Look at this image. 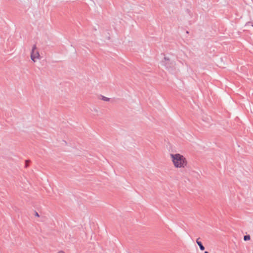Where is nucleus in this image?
Wrapping results in <instances>:
<instances>
[{
	"label": "nucleus",
	"instance_id": "nucleus-1",
	"mask_svg": "<svg viewBox=\"0 0 253 253\" xmlns=\"http://www.w3.org/2000/svg\"><path fill=\"white\" fill-rule=\"evenodd\" d=\"M170 157L175 168L181 169L187 167V161L182 155L179 153L170 154Z\"/></svg>",
	"mask_w": 253,
	"mask_h": 253
},
{
	"label": "nucleus",
	"instance_id": "nucleus-2",
	"mask_svg": "<svg viewBox=\"0 0 253 253\" xmlns=\"http://www.w3.org/2000/svg\"><path fill=\"white\" fill-rule=\"evenodd\" d=\"M162 62L163 65L169 71H173L175 69V62L171 61L169 57H165Z\"/></svg>",
	"mask_w": 253,
	"mask_h": 253
},
{
	"label": "nucleus",
	"instance_id": "nucleus-3",
	"mask_svg": "<svg viewBox=\"0 0 253 253\" xmlns=\"http://www.w3.org/2000/svg\"><path fill=\"white\" fill-rule=\"evenodd\" d=\"M40 56L39 52L37 49L36 45L34 44L32 47V51L31 52V60L35 62L36 61V59H39Z\"/></svg>",
	"mask_w": 253,
	"mask_h": 253
},
{
	"label": "nucleus",
	"instance_id": "nucleus-4",
	"mask_svg": "<svg viewBox=\"0 0 253 253\" xmlns=\"http://www.w3.org/2000/svg\"><path fill=\"white\" fill-rule=\"evenodd\" d=\"M199 238H198L197 240H196V243L197 244H198V245L199 246V248H200V249L201 250V251H204L205 250V247L203 245L202 242L201 241H199Z\"/></svg>",
	"mask_w": 253,
	"mask_h": 253
},
{
	"label": "nucleus",
	"instance_id": "nucleus-5",
	"mask_svg": "<svg viewBox=\"0 0 253 253\" xmlns=\"http://www.w3.org/2000/svg\"><path fill=\"white\" fill-rule=\"evenodd\" d=\"M101 99L102 100H103V101H109L110 100V98H109L106 97L104 96H102Z\"/></svg>",
	"mask_w": 253,
	"mask_h": 253
},
{
	"label": "nucleus",
	"instance_id": "nucleus-6",
	"mask_svg": "<svg viewBox=\"0 0 253 253\" xmlns=\"http://www.w3.org/2000/svg\"><path fill=\"white\" fill-rule=\"evenodd\" d=\"M244 240L245 241H248L249 240H250V235H246V236H244Z\"/></svg>",
	"mask_w": 253,
	"mask_h": 253
},
{
	"label": "nucleus",
	"instance_id": "nucleus-7",
	"mask_svg": "<svg viewBox=\"0 0 253 253\" xmlns=\"http://www.w3.org/2000/svg\"><path fill=\"white\" fill-rule=\"evenodd\" d=\"M29 162H30V161H29V160H26V165H25L26 167H28V163H29Z\"/></svg>",
	"mask_w": 253,
	"mask_h": 253
},
{
	"label": "nucleus",
	"instance_id": "nucleus-8",
	"mask_svg": "<svg viewBox=\"0 0 253 253\" xmlns=\"http://www.w3.org/2000/svg\"><path fill=\"white\" fill-rule=\"evenodd\" d=\"M35 216L39 217V215L37 212H35Z\"/></svg>",
	"mask_w": 253,
	"mask_h": 253
},
{
	"label": "nucleus",
	"instance_id": "nucleus-9",
	"mask_svg": "<svg viewBox=\"0 0 253 253\" xmlns=\"http://www.w3.org/2000/svg\"><path fill=\"white\" fill-rule=\"evenodd\" d=\"M58 253H65L63 251H59Z\"/></svg>",
	"mask_w": 253,
	"mask_h": 253
},
{
	"label": "nucleus",
	"instance_id": "nucleus-10",
	"mask_svg": "<svg viewBox=\"0 0 253 253\" xmlns=\"http://www.w3.org/2000/svg\"><path fill=\"white\" fill-rule=\"evenodd\" d=\"M204 253H209L207 251H205Z\"/></svg>",
	"mask_w": 253,
	"mask_h": 253
},
{
	"label": "nucleus",
	"instance_id": "nucleus-11",
	"mask_svg": "<svg viewBox=\"0 0 253 253\" xmlns=\"http://www.w3.org/2000/svg\"><path fill=\"white\" fill-rule=\"evenodd\" d=\"M252 26L253 27V25H252Z\"/></svg>",
	"mask_w": 253,
	"mask_h": 253
}]
</instances>
